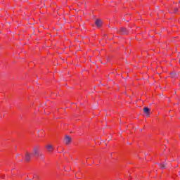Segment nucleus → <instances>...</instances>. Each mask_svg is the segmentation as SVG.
Wrapping results in <instances>:
<instances>
[{"instance_id":"nucleus-10","label":"nucleus","mask_w":180,"mask_h":180,"mask_svg":"<svg viewBox=\"0 0 180 180\" xmlns=\"http://www.w3.org/2000/svg\"><path fill=\"white\" fill-rule=\"evenodd\" d=\"M37 157L39 158L42 161L44 160V155L41 153Z\"/></svg>"},{"instance_id":"nucleus-2","label":"nucleus","mask_w":180,"mask_h":180,"mask_svg":"<svg viewBox=\"0 0 180 180\" xmlns=\"http://www.w3.org/2000/svg\"><path fill=\"white\" fill-rule=\"evenodd\" d=\"M24 160L26 162H29L32 160V153L27 151L25 152Z\"/></svg>"},{"instance_id":"nucleus-7","label":"nucleus","mask_w":180,"mask_h":180,"mask_svg":"<svg viewBox=\"0 0 180 180\" xmlns=\"http://www.w3.org/2000/svg\"><path fill=\"white\" fill-rule=\"evenodd\" d=\"M158 167L161 168V169H165L167 168V163H157Z\"/></svg>"},{"instance_id":"nucleus-6","label":"nucleus","mask_w":180,"mask_h":180,"mask_svg":"<svg viewBox=\"0 0 180 180\" xmlns=\"http://www.w3.org/2000/svg\"><path fill=\"white\" fill-rule=\"evenodd\" d=\"M95 25H96V26H97V27H101V26H102V25H103L102 20H101V19H97V20L95 21Z\"/></svg>"},{"instance_id":"nucleus-4","label":"nucleus","mask_w":180,"mask_h":180,"mask_svg":"<svg viewBox=\"0 0 180 180\" xmlns=\"http://www.w3.org/2000/svg\"><path fill=\"white\" fill-rule=\"evenodd\" d=\"M118 33H120V34H129V31L124 27H121L120 30L118 31Z\"/></svg>"},{"instance_id":"nucleus-1","label":"nucleus","mask_w":180,"mask_h":180,"mask_svg":"<svg viewBox=\"0 0 180 180\" xmlns=\"http://www.w3.org/2000/svg\"><path fill=\"white\" fill-rule=\"evenodd\" d=\"M41 153L40 152V146L37 145L32 148V155L33 157H38Z\"/></svg>"},{"instance_id":"nucleus-12","label":"nucleus","mask_w":180,"mask_h":180,"mask_svg":"<svg viewBox=\"0 0 180 180\" xmlns=\"http://www.w3.org/2000/svg\"><path fill=\"white\" fill-rule=\"evenodd\" d=\"M21 155V154H17L16 157H20Z\"/></svg>"},{"instance_id":"nucleus-14","label":"nucleus","mask_w":180,"mask_h":180,"mask_svg":"<svg viewBox=\"0 0 180 180\" xmlns=\"http://www.w3.org/2000/svg\"><path fill=\"white\" fill-rule=\"evenodd\" d=\"M128 144H131V143H130V142H128Z\"/></svg>"},{"instance_id":"nucleus-11","label":"nucleus","mask_w":180,"mask_h":180,"mask_svg":"<svg viewBox=\"0 0 180 180\" xmlns=\"http://www.w3.org/2000/svg\"><path fill=\"white\" fill-rule=\"evenodd\" d=\"M174 13L178 12V8H174Z\"/></svg>"},{"instance_id":"nucleus-9","label":"nucleus","mask_w":180,"mask_h":180,"mask_svg":"<svg viewBox=\"0 0 180 180\" xmlns=\"http://www.w3.org/2000/svg\"><path fill=\"white\" fill-rule=\"evenodd\" d=\"M46 148H47L49 153H51V151H53V150H54V148H53V146L50 145V144L46 146Z\"/></svg>"},{"instance_id":"nucleus-5","label":"nucleus","mask_w":180,"mask_h":180,"mask_svg":"<svg viewBox=\"0 0 180 180\" xmlns=\"http://www.w3.org/2000/svg\"><path fill=\"white\" fill-rule=\"evenodd\" d=\"M150 108L148 107H144L143 108V112L145 113L146 117H150Z\"/></svg>"},{"instance_id":"nucleus-8","label":"nucleus","mask_w":180,"mask_h":180,"mask_svg":"<svg viewBox=\"0 0 180 180\" xmlns=\"http://www.w3.org/2000/svg\"><path fill=\"white\" fill-rule=\"evenodd\" d=\"M179 75V73H178L176 72H172L171 73L172 78H178Z\"/></svg>"},{"instance_id":"nucleus-3","label":"nucleus","mask_w":180,"mask_h":180,"mask_svg":"<svg viewBox=\"0 0 180 180\" xmlns=\"http://www.w3.org/2000/svg\"><path fill=\"white\" fill-rule=\"evenodd\" d=\"M71 141H72V138H71V136H70L69 135H65V143L66 146L70 145V143H71Z\"/></svg>"},{"instance_id":"nucleus-13","label":"nucleus","mask_w":180,"mask_h":180,"mask_svg":"<svg viewBox=\"0 0 180 180\" xmlns=\"http://www.w3.org/2000/svg\"><path fill=\"white\" fill-rule=\"evenodd\" d=\"M22 161H23V160H19L20 162H22Z\"/></svg>"}]
</instances>
